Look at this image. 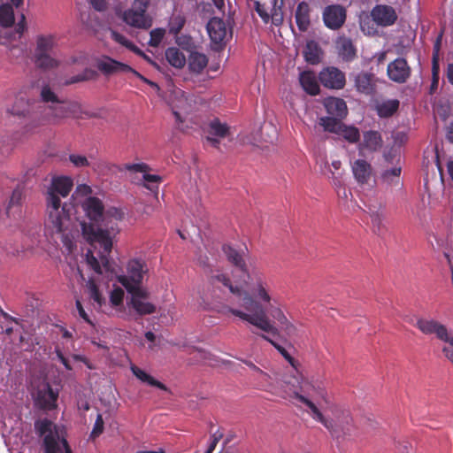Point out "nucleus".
Segmentation results:
<instances>
[{
    "label": "nucleus",
    "instance_id": "f257e3e1",
    "mask_svg": "<svg viewBox=\"0 0 453 453\" xmlns=\"http://www.w3.org/2000/svg\"><path fill=\"white\" fill-rule=\"evenodd\" d=\"M81 206L91 220L90 223H80L81 234L89 244H98L103 249L98 256L88 250L86 253L87 265L97 275L110 278L114 271L109 255L112 250L113 239L119 233V222L123 219L124 213L116 207L104 209L101 200L94 196L85 198Z\"/></svg>",
    "mask_w": 453,
    "mask_h": 453
},
{
    "label": "nucleus",
    "instance_id": "f03ea898",
    "mask_svg": "<svg viewBox=\"0 0 453 453\" xmlns=\"http://www.w3.org/2000/svg\"><path fill=\"white\" fill-rule=\"evenodd\" d=\"M214 279L227 287L230 292L239 298L238 303L240 306L244 309V311H242L226 306L223 309L224 314L227 312L231 313L242 320L249 322L263 332L271 333L273 334L278 333L277 328L268 318L266 311L261 303L255 300L248 291L243 290L241 287L233 286L230 280L225 274H219L215 276Z\"/></svg>",
    "mask_w": 453,
    "mask_h": 453
},
{
    "label": "nucleus",
    "instance_id": "7ed1b4c3",
    "mask_svg": "<svg viewBox=\"0 0 453 453\" xmlns=\"http://www.w3.org/2000/svg\"><path fill=\"white\" fill-rule=\"evenodd\" d=\"M47 205L46 227L52 235H58L64 245L69 251L74 248V237L78 232L77 226L72 218L73 207L62 202H56L51 197Z\"/></svg>",
    "mask_w": 453,
    "mask_h": 453
},
{
    "label": "nucleus",
    "instance_id": "20e7f679",
    "mask_svg": "<svg viewBox=\"0 0 453 453\" xmlns=\"http://www.w3.org/2000/svg\"><path fill=\"white\" fill-rule=\"evenodd\" d=\"M295 383L293 387V397L304 403L311 411V415L313 419L321 423L331 434L333 437H339L342 433H345L349 430V426L351 424L352 418L350 412L348 410L342 409L339 406H333L331 411L334 415L333 418H326L319 411V409L307 397L301 395L297 390V387L300 388L301 391H304L303 386H302L303 378L294 377Z\"/></svg>",
    "mask_w": 453,
    "mask_h": 453
},
{
    "label": "nucleus",
    "instance_id": "39448f33",
    "mask_svg": "<svg viewBox=\"0 0 453 453\" xmlns=\"http://www.w3.org/2000/svg\"><path fill=\"white\" fill-rule=\"evenodd\" d=\"M35 426L39 434L44 436L45 453H72L66 440L51 421L38 420Z\"/></svg>",
    "mask_w": 453,
    "mask_h": 453
},
{
    "label": "nucleus",
    "instance_id": "423d86ee",
    "mask_svg": "<svg viewBox=\"0 0 453 453\" xmlns=\"http://www.w3.org/2000/svg\"><path fill=\"white\" fill-rule=\"evenodd\" d=\"M121 284L130 295L127 300V305L133 309L139 316L150 315L156 312V305L149 302L150 293L141 286H131L126 278Z\"/></svg>",
    "mask_w": 453,
    "mask_h": 453
},
{
    "label": "nucleus",
    "instance_id": "0eeeda50",
    "mask_svg": "<svg viewBox=\"0 0 453 453\" xmlns=\"http://www.w3.org/2000/svg\"><path fill=\"white\" fill-rule=\"evenodd\" d=\"M150 4V0H134L131 7L121 13V19L132 27L149 29L152 26V18L147 13Z\"/></svg>",
    "mask_w": 453,
    "mask_h": 453
},
{
    "label": "nucleus",
    "instance_id": "6e6552de",
    "mask_svg": "<svg viewBox=\"0 0 453 453\" xmlns=\"http://www.w3.org/2000/svg\"><path fill=\"white\" fill-rule=\"evenodd\" d=\"M6 97L0 99V114L5 117L18 116L27 117L35 112L38 102L31 99L24 93L18 94L12 105Z\"/></svg>",
    "mask_w": 453,
    "mask_h": 453
},
{
    "label": "nucleus",
    "instance_id": "1a4fd4ad",
    "mask_svg": "<svg viewBox=\"0 0 453 453\" xmlns=\"http://www.w3.org/2000/svg\"><path fill=\"white\" fill-rule=\"evenodd\" d=\"M46 111L47 117L54 123H58L63 119L68 117L81 118L84 113L81 105L76 101H60V103H58L57 104L49 105Z\"/></svg>",
    "mask_w": 453,
    "mask_h": 453
},
{
    "label": "nucleus",
    "instance_id": "9d476101",
    "mask_svg": "<svg viewBox=\"0 0 453 453\" xmlns=\"http://www.w3.org/2000/svg\"><path fill=\"white\" fill-rule=\"evenodd\" d=\"M319 124L324 127L325 131L334 133L350 143H356L360 139V133L357 127L347 126L334 118H320Z\"/></svg>",
    "mask_w": 453,
    "mask_h": 453
},
{
    "label": "nucleus",
    "instance_id": "9b49d317",
    "mask_svg": "<svg viewBox=\"0 0 453 453\" xmlns=\"http://www.w3.org/2000/svg\"><path fill=\"white\" fill-rule=\"evenodd\" d=\"M247 279L245 283L247 286H251L252 297L255 300L257 298L265 303H270L271 296L269 294L268 284L262 272L257 268H253L250 270V273H248Z\"/></svg>",
    "mask_w": 453,
    "mask_h": 453
},
{
    "label": "nucleus",
    "instance_id": "f8f14e48",
    "mask_svg": "<svg viewBox=\"0 0 453 453\" xmlns=\"http://www.w3.org/2000/svg\"><path fill=\"white\" fill-rule=\"evenodd\" d=\"M96 66L99 71L106 75L115 74L119 73H132L135 76L151 86H157L154 82L150 81L138 72L134 70L131 66L127 64L116 61L109 57H104L97 61Z\"/></svg>",
    "mask_w": 453,
    "mask_h": 453
},
{
    "label": "nucleus",
    "instance_id": "ddd939ff",
    "mask_svg": "<svg viewBox=\"0 0 453 453\" xmlns=\"http://www.w3.org/2000/svg\"><path fill=\"white\" fill-rule=\"evenodd\" d=\"M415 326L425 334H435L441 342H453V336L449 338L453 330H449L446 326L435 319L419 318Z\"/></svg>",
    "mask_w": 453,
    "mask_h": 453
},
{
    "label": "nucleus",
    "instance_id": "4468645a",
    "mask_svg": "<svg viewBox=\"0 0 453 453\" xmlns=\"http://www.w3.org/2000/svg\"><path fill=\"white\" fill-rule=\"evenodd\" d=\"M271 4L272 7L266 6L265 4L260 3L259 1L254 2V7L257 14L261 17L264 22L268 23L270 19L272 22L278 26L283 20V13L281 11V6L283 4L282 0H272Z\"/></svg>",
    "mask_w": 453,
    "mask_h": 453
},
{
    "label": "nucleus",
    "instance_id": "2eb2a0df",
    "mask_svg": "<svg viewBox=\"0 0 453 453\" xmlns=\"http://www.w3.org/2000/svg\"><path fill=\"white\" fill-rule=\"evenodd\" d=\"M73 185V180L69 177L53 178L47 190L46 202H50L51 197L55 198L56 202H61V197H66L69 195Z\"/></svg>",
    "mask_w": 453,
    "mask_h": 453
},
{
    "label": "nucleus",
    "instance_id": "dca6fc26",
    "mask_svg": "<svg viewBox=\"0 0 453 453\" xmlns=\"http://www.w3.org/2000/svg\"><path fill=\"white\" fill-rule=\"evenodd\" d=\"M345 19L346 10L340 4L328 5L323 11L324 23L330 29H339L344 24Z\"/></svg>",
    "mask_w": 453,
    "mask_h": 453
},
{
    "label": "nucleus",
    "instance_id": "f3484780",
    "mask_svg": "<svg viewBox=\"0 0 453 453\" xmlns=\"http://www.w3.org/2000/svg\"><path fill=\"white\" fill-rule=\"evenodd\" d=\"M208 134L205 138L206 142L218 150H220V139H224L230 135V127L220 122L218 119H212L208 125Z\"/></svg>",
    "mask_w": 453,
    "mask_h": 453
},
{
    "label": "nucleus",
    "instance_id": "a211bd4d",
    "mask_svg": "<svg viewBox=\"0 0 453 453\" xmlns=\"http://www.w3.org/2000/svg\"><path fill=\"white\" fill-rule=\"evenodd\" d=\"M387 73L391 81L404 83L411 76V67L406 59L398 58L388 64Z\"/></svg>",
    "mask_w": 453,
    "mask_h": 453
},
{
    "label": "nucleus",
    "instance_id": "6ab92c4d",
    "mask_svg": "<svg viewBox=\"0 0 453 453\" xmlns=\"http://www.w3.org/2000/svg\"><path fill=\"white\" fill-rule=\"evenodd\" d=\"M321 84L328 88L341 89L345 85V75L336 67H327L319 73Z\"/></svg>",
    "mask_w": 453,
    "mask_h": 453
},
{
    "label": "nucleus",
    "instance_id": "aec40b11",
    "mask_svg": "<svg viewBox=\"0 0 453 453\" xmlns=\"http://www.w3.org/2000/svg\"><path fill=\"white\" fill-rule=\"evenodd\" d=\"M372 19L380 26L388 27L397 19L395 9L388 5H376L371 12Z\"/></svg>",
    "mask_w": 453,
    "mask_h": 453
},
{
    "label": "nucleus",
    "instance_id": "412c9836",
    "mask_svg": "<svg viewBox=\"0 0 453 453\" xmlns=\"http://www.w3.org/2000/svg\"><path fill=\"white\" fill-rule=\"evenodd\" d=\"M145 265L139 260L134 259L127 264V275L119 277V281L121 283L122 279L126 278L128 284L131 286H141L143 279V274L147 272L144 268Z\"/></svg>",
    "mask_w": 453,
    "mask_h": 453
},
{
    "label": "nucleus",
    "instance_id": "4be33fe9",
    "mask_svg": "<svg viewBox=\"0 0 453 453\" xmlns=\"http://www.w3.org/2000/svg\"><path fill=\"white\" fill-rule=\"evenodd\" d=\"M351 170L357 182L365 185L371 180L373 170L372 165L365 159H356L351 163Z\"/></svg>",
    "mask_w": 453,
    "mask_h": 453
},
{
    "label": "nucleus",
    "instance_id": "5701e85b",
    "mask_svg": "<svg viewBox=\"0 0 453 453\" xmlns=\"http://www.w3.org/2000/svg\"><path fill=\"white\" fill-rule=\"evenodd\" d=\"M390 159H393L390 156L384 155L385 165L380 175V180L387 186L397 185L402 171L400 165L389 166Z\"/></svg>",
    "mask_w": 453,
    "mask_h": 453
},
{
    "label": "nucleus",
    "instance_id": "b1692460",
    "mask_svg": "<svg viewBox=\"0 0 453 453\" xmlns=\"http://www.w3.org/2000/svg\"><path fill=\"white\" fill-rule=\"evenodd\" d=\"M207 31L212 42L221 43L228 35V29L223 19L214 17L207 24Z\"/></svg>",
    "mask_w": 453,
    "mask_h": 453
},
{
    "label": "nucleus",
    "instance_id": "393cba45",
    "mask_svg": "<svg viewBox=\"0 0 453 453\" xmlns=\"http://www.w3.org/2000/svg\"><path fill=\"white\" fill-rule=\"evenodd\" d=\"M382 138L377 131H366L363 134V140L358 144V151L360 155H363L365 150L374 152L379 150L382 147Z\"/></svg>",
    "mask_w": 453,
    "mask_h": 453
},
{
    "label": "nucleus",
    "instance_id": "a878e982",
    "mask_svg": "<svg viewBox=\"0 0 453 453\" xmlns=\"http://www.w3.org/2000/svg\"><path fill=\"white\" fill-rule=\"evenodd\" d=\"M57 395L49 384H44L35 395L36 403L42 409H53L56 405Z\"/></svg>",
    "mask_w": 453,
    "mask_h": 453
},
{
    "label": "nucleus",
    "instance_id": "bb28decb",
    "mask_svg": "<svg viewBox=\"0 0 453 453\" xmlns=\"http://www.w3.org/2000/svg\"><path fill=\"white\" fill-rule=\"evenodd\" d=\"M324 104L326 111L331 115L329 118L342 119L348 113L347 105L343 99L329 97L325 100Z\"/></svg>",
    "mask_w": 453,
    "mask_h": 453
},
{
    "label": "nucleus",
    "instance_id": "cd10ccee",
    "mask_svg": "<svg viewBox=\"0 0 453 453\" xmlns=\"http://www.w3.org/2000/svg\"><path fill=\"white\" fill-rule=\"evenodd\" d=\"M57 46V39L54 35H39L35 38V49L34 53H54Z\"/></svg>",
    "mask_w": 453,
    "mask_h": 453
},
{
    "label": "nucleus",
    "instance_id": "c85d7f7f",
    "mask_svg": "<svg viewBox=\"0 0 453 453\" xmlns=\"http://www.w3.org/2000/svg\"><path fill=\"white\" fill-rule=\"evenodd\" d=\"M336 49L340 57L345 61H350L356 57L357 50L349 38L339 37L336 41Z\"/></svg>",
    "mask_w": 453,
    "mask_h": 453
},
{
    "label": "nucleus",
    "instance_id": "c756f323",
    "mask_svg": "<svg viewBox=\"0 0 453 453\" xmlns=\"http://www.w3.org/2000/svg\"><path fill=\"white\" fill-rule=\"evenodd\" d=\"M175 107L185 113L190 112L197 104L196 98L182 90L175 91Z\"/></svg>",
    "mask_w": 453,
    "mask_h": 453
},
{
    "label": "nucleus",
    "instance_id": "7c9ffc66",
    "mask_svg": "<svg viewBox=\"0 0 453 453\" xmlns=\"http://www.w3.org/2000/svg\"><path fill=\"white\" fill-rule=\"evenodd\" d=\"M299 81L302 88L310 95L315 96L319 92L317 76L313 72L305 71L300 73Z\"/></svg>",
    "mask_w": 453,
    "mask_h": 453
},
{
    "label": "nucleus",
    "instance_id": "2f4dec72",
    "mask_svg": "<svg viewBox=\"0 0 453 453\" xmlns=\"http://www.w3.org/2000/svg\"><path fill=\"white\" fill-rule=\"evenodd\" d=\"M223 251L226 256L228 261L236 267L240 268L244 273H246V275L248 274V273H250V271L248 270L247 265L245 264L243 251L239 252L230 245H224Z\"/></svg>",
    "mask_w": 453,
    "mask_h": 453
},
{
    "label": "nucleus",
    "instance_id": "473e14b6",
    "mask_svg": "<svg viewBox=\"0 0 453 453\" xmlns=\"http://www.w3.org/2000/svg\"><path fill=\"white\" fill-rule=\"evenodd\" d=\"M355 86L363 94L371 95L374 91L373 76L368 73H360L355 77Z\"/></svg>",
    "mask_w": 453,
    "mask_h": 453
},
{
    "label": "nucleus",
    "instance_id": "72a5a7b5",
    "mask_svg": "<svg viewBox=\"0 0 453 453\" xmlns=\"http://www.w3.org/2000/svg\"><path fill=\"white\" fill-rule=\"evenodd\" d=\"M188 69L195 73H201L208 65V58L205 54L192 51L188 58Z\"/></svg>",
    "mask_w": 453,
    "mask_h": 453
},
{
    "label": "nucleus",
    "instance_id": "f704fd0d",
    "mask_svg": "<svg viewBox=\"0 0 453 453\" xmlns=\"http://www.w3.org/2000/svg\"><path fill=\"white\" fill-rule=\"evenodd\" d=\"M35 65L41 69H52L58 66V62L55 53H34Z\"/></svg>",
    "mask_w": 453,
    "mask_h": 453
},
{
    "label": "nucleus",
    "instance_id": "c9c22d12",
    "mask_svg": "<svg viewBox=\"0 0 453 453\" xmlns=\"http://www.w3.org/2000/svg\"><path fill=\"white\" fill-rule=\"evenodd\" d=\"M22 200V191L19 188H15L12 191L10 201L6 207V215L11 218L16 214L20 213V203Z\"/></svg>",
    "mask_w": 453,
    "mask_h": 453
},
{
    "label": "nucleus",
    "instance_id": "e433bc0d",
    "mask_svg": "<svg viewBox=\"0 0 453 453\" xmlns=\"http://www.w3.org/2000/svg\"><path fill=\"white\" fill-rule=\"evenodd\" d=\"M321 50L319 44L314 41H310L306 43L303 50V56L305 60L311 64H318L320 60Z\"/></svg>",
    "mask_w": 453,
    "mask_h": 453
},
{
    "label": "nucleus",
    "instance_id": "4c0bfd02",
    "mask_svg": "<svg viewBox=\"0 0 453 453\" xmlns=\"http://www.w3.org/2000/svg\"><path fill=\"white\" fill-rule=\"evenodd\" d=\"M296 19L297 26L300 30H307L310 20H309V6L306 3L302 2L298 4L296 12Z\"/></svg>",
    "mask_w": 453,
    "mask_h": 453
},
{
    "label": "nucleus",
    "instance_id": "58836bf2",
    "mask_svg": "<svg viewBox=\"0 0 453 453\" xmlns=\"http://www.w3.org/2000/svg\"><path fill=\"white\" fill-rule=\"evenodd\" d=\"M131 371H132L133 374L137 379H139L141 381L148 383L150 386L157 387L162 390H165V391L167 390V388L165 387V385H164L160 381L155 380L152 376H150V374H148L146 372L140 369L139 367H137L135 365H132Z\"/></svg>",
    "mask_w": 453,
    "mask_h": 453
},
{
    "label": "nucleus",
    "instance_id": "ea45409f",
    "mask_svg": "<svg viewBox=\"0 0 453 453\" xmlns=\"http://www.w3.org/2000/svg\"><path fill=\"white\" fill-rule=\"evenodd\" d=\"M110 33L111 39L114 40L116 42L125 46L131 51L140 56H142L146 60L150 61V58L138 47H136L133 42H131L126 36L112 29H110Z\"/></svg>",
    "mask_w": 453,
    "mask_h": 453
},
{
    "label": "nucleus",
    "instance_id": "a19ab883",
    "mask_svg": "<svg viewBox=\"0 0 453 453\" xmlns=\"http://www.w3.org/2000/svg\"><path fill=\"white\" fill-rule=\"evenodd\" d=\"M165 58L169 64L176 68H181L185 65L186 58L184 54L177 48H169L165 51Z\"/></svg>",
    "mask_w": 453,
    "mask_h": 453
},
{
    "label": "nucleus",
    "instance_id": "79ce46f5",
    "mask_svg": "<svg viewBox=\"0 0 453 453\" xmlns=\"http://www.w3.org/2000/svg\"><path fill=\"white\" fill-rule=\"evenodd\" d=\"M372 232L378 235H381L386 231L384 224L385 216L381 211H374L370 213Z\"/></svg>",
    "mask_w": 453,
    "mask_h": 453
},
{
    "label": "nucleus",
    "instance_id": "37998d69",
    "mask_svg": "<svg viewBox=\"0 0 453 453\" xmlns=\"http://www.w3.org/2000/svg\"><path fill=\"white\" fill-rule=\"evenodd\" d=\"M87 288L88 291V295L91 300H93L94 303L98 307L102 308V306L105 303V299L103 297L100 293L97 285L96 284L93 279H89L87 282Z\"/></svg>",
    "mask_w": 453,
    "mask_h": 453
},
{
    "label": "nucleus",
    "instance_id": "c03bdc74",
    "mask_svg": "<svg viewBox=\"0 0 453 453\" xmlns=\"http://www.w3.org/2000/svg\"><path fill=\"white\" fill-rule=\"evenodd\" d=\"M14 23V13L12 7L9 4L0 6V25L10 27Z\"/></svg>",
    "mask_w": 453,
    "mask_h": 453
},
{
    "label": "nucleus",
    "instance_id": "a18cd8bd",
    "mask_svg": "<svg viewBox=\"0 0 453 453\" xmlns=\"http://www.w3.org/2000/svg\"><path fill=\"white\" fill-rule=\"evenodd\" d=\"M398 107L399 102L397 100H388L378 107V112L381 117H388L395 113Z\"/></svg>",
    "mask_w": 453,
    "mask_h": 453
},
{
    "label": "nucleus",
    "instance_id": "49530a36",
    "mask_svg": "<svg viewBox=\"0 0 453 453\" xmlns=\"http://www.w3.org/2000/svg\"><path fill=\"white\" fill-rule=\"evenodd\" d=\"M261 337L268 341L274 348L285 357V359L294 367L296 368V361L289 355V353L280 345L272 341L269 337L265 334H261Z\"/></svg>",
    "mask_w": 453,
    "mask_h": 453
},
{
    "label": "nucleus",
    "instance_id": "de8ad7c7",
    "mask_svg": "<svg viewBox=\"0 0 453 453\" xmlns=\"http://www.w3.org/2000/svg\"><path fill=\"white\" fill-rule=\"evenodd\" d=\"M41 97L43 102L51 103L52 105L60 103V100L58 98L57 95L51 90L49 86L42 87L41 90Z\"/></svg>",
    "mask_w": 453,
    "mask_h": 453
},
{
    "label": "nucleus",
    "instance_id": "09e8293b",
    "mask_svg": "<svg viewBox=\"0 0 453 453\" xmlns=\"http://www.w3.org/2000/svg\"><path fill=\"white\" fill-rule=\"evenodd\" d=\"M124 298V290L120 288H115L110 294V302L113 307L122 304Z\"/></svg>",
    "mask_w": 453,
    "mask_h": 453
},
{
    "label": "nucleus",
    "instance_id": "8fccbe9b",
    "mask_svg": "<svg viewBox=\"0 0 453 453\" xmlns=\"http://www.w3.org/2000/svg\"><path fill=\"white\" fill-rule=\"evenodd\" d=\"M150 35V39L149 41V44L152 47H157L165 35V30L162 28L153 29Z\"/></svg>",
    "mask_w": 453,
    "mask_h": 453
},
{
    "label": "nucleus",
    "instance_id": "3c124183",
    "mask_svg": "<svg viewBox=\"0 0 453 453\" xmlns=\"http://www.w3.org/2000/svg\"><path fill=\"white\" fill-rule=\"evenodd\" d=\"M184 19L180 16H176L171 19L169 30L173 34H178L184 25Z\"/></svg>",
    "mask_w": 453,
    "mask_h": 453
},
{
    "label": "nucleus",
    "instance_id": "603ef678",
    "mask_svg": "<svg viewBox=\"0 0 453 453\" xmlns=\"http://www.w3.org/2000/svg\"><path fill=\"white\" fill-rule=\"evenodd\" d=\"M143 180L147 182L145 187L150 190H154L155 185H157L161 180V178L158 175L144 173Z\"/></svg>",
    "mask_w": 453,
    "mask_h": 453
},
{
    "label": "nucleus",
    "instance_id": "864d4df0",
    "mask_svg": "<svg viewBox=\"0 0 453 453\" xmlns=\"http://www.w3.org/2000/svg\"><path fill=\"white\" fill-rule=\"evenodd\" d=\"M69 159L76 167H84L89 165L88 158L82 155L72 154Z\"/></svg>",
    "mask_w": 453,
    "mask_h": 453
},
{
    "label": "nucleus",
    "instance_id": "5fc2aeb1",
    "mask_svg": "<svg viewBox=\"0 0 453 453\" xmlns=\"http://www.w3.org/2000/svg\"><path fill=\"white\" fill-rule=\"evenodd\" d=\"M92 193V189L88 185H85V184H82V185H79L73 196L75 197L76 199L79 198V197H88V196Z\"/></svg>",
    "mask_w": 453,
    "mask_h": 453
},
{
    "label": "nucleus",
    "instance_id": "6e6d98bb",
    "mask_svg": "<svg viewBox=\"0 0 453 453\" xmlns=\"http://www.w3.org/2000/svg\"><path fill=\"white\" fill-rule=\"evenodd\" d=\"M104 431V419L101 414H97L93 430L91 432L92 437L99 436Z\"/></svg>",
    "mask_w": 453,
    "mask_h": 453
},
{
    "label": "nucleus",
    "instance_id": "4d7b16f0",
    "mask_svg": "<svg viewBox=\"0 0 453 453\" xmlns=\"http://www.w3.org/2000/svg\"><path fill=\"white\" fill-rule=\"evenodd\" d=\"M124 168L127 171L136 173H146L149 170V166L146 164H126Z\"/></svg>",
    "mask_w": 453,
    "mask_h": 453
},
{
    "label": "nucleus",
    "instance_id": "13d9d810",
    "mask_svg": "<svg viewBox=\"0 0 453 453\" xmlns=\"http://www.w3.org/2000/svg\"><path fill=\"white\" fill-rule=\"evenodd\" d=\"M451 336L453 337V332L449 334V338ZM444 342L447 343L448 345L442 348V353L451 363H453V342Z\"/></svg>",
    "mask_w": 453,
    "mask_h": 453
},
{
    "label": "nucleus",
    "instance_id": "bf43d9fd",
    "mask_svg": "<svg viewBox=\"0 0 453 453\" xmlns=\"http://www.w3.org/2000/svg\"><path fill=\"white\" fill-rule=\"evenodd\" d=\"M331 182L337 193L341 195V189L344 187L341 176L335 175L334 173H332Z\"/></svg>",
    "mask_w": 453,
    "mask_h": 453
},
{
    "label": "nucleus",
    "instance_id": "052dcab7",
    "mask_svg": "<svg viewBox=\"0 0 453 453\" xmlns=\"http://www.w3.org/2000/svg\"><path fill=\"white\" fill-rule=\"evenodd\" d=\"M222 436H223V434L221 433H214L211 435V441L210 446L207 449L205 453H212L217 443L219 441V440L222 438Z\"/></svg>",
    "mask_w": 453,
    "mask_h": 453
},
{
    "label": "nucleus",
    "instance_id": "680f3d73",
    "mask_svg": "<svg viewBox=\"0 0 453 453\" xmlns=\"http://www.w3.org/2000/svg\"><path fill=\"white\" fill-rule=\"evenodd\" d=\"M92 6L96 11H103L106 7V2L105 0H89Z\"/></svg>",
    "mask_w": 453,
    "mask_h": 453
},
{
    "label": "nucleus",
    "instance_id": "e2e57ef3",
    "mask_svg": "<svg viewBox=\"0 0 453 453\" xmlns=\"http://www.w3.org/2000/svg\"><path fill=\"white\" fill-rule=\"evenodd\" d=\"M76 307H77V310H78V312L80 314V316L87 322L90 323V320L88 319V314L86 313L81 303L77 300L76 301Z\"/></svg>",
    "mask_w": 453,
    "mask_h": 453
},
{
    "label": "nucleus",
    "instance_id": "0e129e2a",
    "mask_svg": "<svg viewBox=\"0 0 453 453\" xmlns=\"http://www.w3.org/2000/svg\"><path fill=\"white\" fill-rule=\"evenodd\" d=\"M282 326L288 335L296 334V328L288 320L287 321V323L283 324Z\"/></svg>",
    "mask_w": 453,
    "mask_h": 453
},
{
    "label": "nucleus",
    "instance_id": "69168bd1",
    "mask_svg": "<svg viewBox=\"0 0 453 453\" xmlns=\"http://www.w3.org/2000/svg\"><path fill=\"white\" fill-rule=\"evenodd\" d=\"M273 317L281 324H285L288 321L287 317L284 315V313L280 310H276L274 311Z\"/></svg>",
    "mask_w": 453,
    "mask_h": 453
},
{
    "label": "nucleus",
    "instance_id": "338daca9",
    "mask_svg": "<svg viewBox=\"0 0 453 453\" xmlns=\"http://www.w3.org/2000/svg\"><path fill=\"white\" fill-rule=\"evenodd\" d=\"M57 356H58V359L60 360V362L65 365V367L66 369H68V370L72 369L68 360L64 357V355L59 350H57Z\"/></svg>",
    "mask_w": 453,
    "mask_h": 453
},
{
    "label": "nucleus",
    "instance_id": "774afa93",
    "mask_svg": "<svg viewBox=\"0 0 453 453\" xmlns=\"http://www.w3.org/2000/svg\"><path fill=\"white\" fill-rule=\"evenodd\" d=\"M446 73L449 82L453 85V64L448 65Z\"/></svg>",
    "mask_w": 453,
    "mask_h": 453
}]
</instances>
